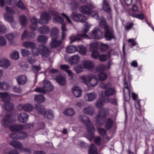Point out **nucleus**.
Segmentation results:
<instances>
[{
    "label": "nucleus",
    "instance_id": "obj_33",
    "mask_svg": "<svg viewBox=\"0 0 154 154\" xmlns=\"http://www.w3.org/2000/svg\"><path fill=\"white\" fill-rule=\"evenodd\" d=\"M75 112L74 109L72 108H70L67 109L63 112V114L66 116H74L75 114Z\"/></svg>",
    "mask_w": 154,
    "mask_h": 154
},
{
    "label": "nucleus",
    "instance_id": "obj_1",
    "mask_svg": "<svg viewBox=\"0 0 154 154\" xmlns=\"http://www.w3.org/2000/svg\"><path fill=\"white\" fill-rule=\"evenodd\" d=\"M23 46L28 48H30L32 51L34 55L38 56L41 54L43 58L49 57L50 56V51L47 47L44 45H42L38 46V48L36 49L37 52H35L33 50L36 47V45L32 42H26L23 43Z\"/></svg>",
    "mask_w": 154,
    "mask_h": 154
},
{
    "label": "nucleus",
    "instance_id": "obj_2",
    "mask_svg": "<svg viewBox=\"0 0 154 154\" xmlns=\"http://www.w3.org/2000/svg\"><path fill=\"white\" fill-rule=\"evenodd\" d=\"M79 119L85 124L88 131L91 133L90 137L88 138V139L91 141L92 140L93 137V134L95 131L94 127L86 116L84 115H80L79 117Z\"/></svg>",
    "mask_w": 154,
    "mask_h": 154
},
{
    "label": "nucleus",
    "instance_id": "obj_10",
    "mask_svg": "<svg viewBox=\"0 0 154 154\" xmlns=\"http://www.w3.org/2000/svg\"><path fill=\"white\" fill-rule=\"evenodd\" d=\"M6 10L7 13L4 14V17L5 20L9 22H12L14 20L13 15L14 13V11L8 6L6 7Z\"/></svg>",
    "mask_w": 154,
    "mask_h": 154
},
{
    "label": "nucleus",
    "instance_id": "obj_60",
    "mask_svg": "<svg viewBox=\"0 0 154 154\" xmlns=\"http://www.w3.org/2000/svg\"><path fill=\"white\" fill-rule=\"evenodd\" d=\"M21 53L23 56L25 57L29 54L30 52L29 51L23 49L21 50Z\"/></svg>",
    "mask_w": 154,
    "mask_h": 154
},
{
    "label": "nucleus",
    "instance_id": "obj_16",
    "mask_svg": "<svg viewBox=\"0 0 154 154\" xmlns=\"http://www.w3.org/2000/svg\"><path fill=\"white\" fill-rule=\"evenodd\" d=\"M97 94L94 92H91L86 94L84 97L85 100L88 101H92L94 100L96 98Z\"/></svg>",
    "mask_w": 154,
    "mask_h": 154
},
{
    "label": "nucleus",
    "instance_id": "obj_62",
    "mask_svg": "<svg viewBox=\"0 0 154 154\" xmlns=\"http://www.w3.org/2000/svg\"><path fill=\"white\" fill-rule=\"evenodd\" d=\"M61 15L66 18V21L69 23L71 24H72V21L69 16H67L66 14H64V13H62Z\"/></svg>",
    "mask_w": 154,
    "mask_h": 154
},
{
    "label": "nucleus",
    "instance_id": "obj_5",
    "mask_svg": "<svg viewBox=\"0 0 154 154\" xmlns=\"http://www.w3.org/2000/svg\"><path fill=\"white\" fill-rule=\"evenodd\" d=\"M109 110L106 108L100 109L98 114L97 116L96 122L99 125H102L104 123V119L109 114Z\"/></svg>",
    "mask_w": 154,
    "mask_h": 154
},
{
    "label": "nucleus",
    "instance_id": "obj_57",
    "mask_svg": "<svg viewBox=\"0 0 154 154\" xmlns=\"http://www.w3.org/2000/svg\"><path fill=\"white\" fill-rule=\"evenodd\" d=\"M92 15V17L96 18L97 20L99 19V17L98 15V13L97 11H94L92 12L91 11L90 14Z\"/></svg>",
    "mask_w": 154,
    "mask_h": 154
},
{
    "label": "nucleus",
    "instance_id": "obj_53",
    "mask_svg": "<svg viewBox=\"0 0 154 154\" xmlns=\"http://www.w3.org/2000/svg\"><path fill=\"white\" fill-rule=\"evenodd\" d=\"M100 26L105 30L104 27L106 26H109L106 24V21L104 20H101L99 22Z\"/></svg>",
    "mask_w": 154,
    "mask_h": 154
},
{
    "label": "nucleus",
    "instance_id": "obj_46",
    "mask_svg": "<svg viewBox=\"0 0 154 154\" xmlns=\"http://www.w3.org/2000/svg\"><path fill=\"white\" fill-rule=\"evenodd\" d=\"M113 122L112 120L110 118L108 119L106 122V127L108 129H109L111 128L112 126Z\"/></svg>",
    "mask_w": 154,
    "mask_h": 154
},
{
    "label": "nucleus",
    "instance_id": "obj_31",
    "mask_svg": "<svg viewBox=\"0 0 154 154\" xmlns=\"http://www.w3.org/2000/svg\"><path fill=\"white\" fill-rule=\"evenodd\" d=\"M19 21L21 25L25 26L27 24L28 20L25 15H22L20 17Z\"/></svg>",
    "mask_w": 154,
    "mask_h": 154
},
{
    "label": "nucleus",
    "instance_id": "obj_3",
    "mask_svg": "<svg viewBox=\"0 0 154 154\" xmlns=\"http://www.w3.org/2000/svg\"><path fill=\"white\" fill-rule=\"evenodd\" d=\"M102 87L105 89L104 91L101 92V97L103 100L116 94V90L111 87V84L110 83L103 84Z\"/></svg>",
    "mask_w": 154,
    "mask_h": 154
},
{
    "label": "nucleus",
    "instance_id": "obj_56",
    "mask_svg": "<svg viewBox=\"0 0 154 154\" xmlns=\"http://www.w3.org/2000/svg\"><path fill=\"white\" fill-rule=\"evenodd\" d=\"M97 130L100 134L103 136L106 135L107 131L105 129L103 128H98Z\"/></svg>",
    "mask_w": 154,
    "mask_h": 154
},
{
    "label": "nucleus",
    "instance_id": "obj_13",
    "mask_svg": "<svg viewBox=\"0 0 154 154\" xmlns=\"http://www.w3.org/2000/svg\"><path fill=\"white\" fill-rule=\"evenodd\" d=\"M103 32L101 30L98 28L96 27L92 31L91 36L93 38L99 39L103 37Z\"/></svg>",
    "mask_w": 154,
    "mask_h": 154
},
{
    "label": "nucleus",
    "instance_id": "obj_61",
    "mask_svg": "<svg viewBox=\"0 0 154 154\" xmlns=\"http://www.w3.org/2000/svg\"><path fill=\"white\" fill-rule=\"evenodd\" d=\"M19 135V137H20V139L22 138H25L27 136V134L24 132H21L20 133H18Z\"/></svg>",
    "mask_w": 154,
    "mask_h": 154
},
{
    "label": "nucleus",
    "instance_id": "obj_50",
    "mask_svg": "<svg viewBox=\"0 0 154 154\" xmlns=\"http://www.w3.org/2000/svg\"><path fill=\"white\" fill-rule=\"evenodd\" d=\"M11 58L14 60H18L19 58V54L17 51H14L11 54Z\"/></svg>",
    "mask_w": 154,
    "mask_h": 154
},
{
    "label": "nucleus",
    "instance_id": "obj_25",
    "mask_svg": "<svg viewBox=\"0 0 154 154\" xmlns=\"http://www.w3.org/2000/svg\"><path fill=\"white\" fill-rule=\"evenodd\" d=\"M83 67L86 69H90L94 66V64L92 62L86 60H83L82 62Z\"/></svg>",
    "mask_w": 154,
    "mask_h": 154
},
{
    "label": "nucleus",
    "instance_id": "obj_44",
    "mask_svg": "<svg viewBox=\"0 0 154 154\" xmlns=\"http://www.w3.org/2000/svg\"><path fill=\"white\" fill-rule=\"evenodd\" d=\"M53 20L54 22L59 23L61 24L65 23L63 18L59 16L54 17Z\"/></svg>",
    "mask_w": 154,
    "mask_h": 154
},
{
    "label": "nucleus",
    "instance_id": "obj_54",
    "mask_svg": "<svg viewBox=\"0 0 154 154\" xmlns=\"http://www.w3.org/2000/svg\"><path fill=\"white\" fill-rule=\"evenodd\" d=\"M29 32H28V31L26 30H25L21 36V39L22 40H23L25 38L28 39L29 38Z\"/></svg>",
    "mask_w": 154,
    "mask_h": 154
},
{
    "label": "nucleus",
    "instance_id": "obj_20",
    "mask_svg": "<svg viewBox=\"0 0 154 154\" xmlns=\"http://www.w3.org/2000/svg\"><path fill=\"white\" fill-rule=\"evenodd\" d=\"M55 79L60 85L64 86L66 84V78L63 76H58L55 78Z\"/></svg>",
    "mask_w": 154,
    "mask_h": 154
},
{
    "label": "nucleus",
    "instance_id": "obj_14",
    "mask_svg": "<svg viewBox=\"0 0 154 154\" xmlns=\"http://www.w3.org/2000/svg\"><path fill=\"white\" fill-rule=\"evenodd\" d=\"M50 18V16L48 13H42L41 14L40 18L39 20V23L41 24H48Z\"/></svg>",
    "mask_w": 154,
    "mask_h": 154
},
{
    "label": "nucleus",
    "instance_id": "obj_6",
    "mask_svg": "<svg viewBox=\"0 0 154 154\" xmlns=\"http://www.w3.org/2000/svg\"><path fill=\"white\" fill-rule=\"evenodd\" d=\"M84 83L88 85L89 83L92 86H94L97 84V80L95 75L89 74L81 77Z\"/></svg>",
    "mask_w": 154,
    "mask_h": 154
},
{
    "label": "nucleus",
    "instance_id": "obj_47",
    "mask_svg": "<svg viewBox=\"0 0 154 154\" xmlns=\"http://www.w3.org/2000/svg\"><path fill=\"white\" fill-rule=\"evenodd\" d=\"M106 74L104 72H100L98 75L99 79L101 81H104L106 80L107 78Z\"/></svg>",
    "mask_w": 154,
    "mask_h": 154
},
{
    "label": "nucleus",
    "instance_id": "obj_64",
    "mask_svg": "<svg viewBox=\"0 0 154 154\" xmlns=\"http://www.w3.org/2000/svg\"><path fill=\"white\" fill-rule=\"evenodd\" d=\"M95 142L97 145H100L101 144L102 141L101 138L99 137H95Z\"/></svg>",
    "mask_w": 154,
    "mask_h": 154
},
{
    "label": "nucleus",
    "instance_id": "obj_7",
    "mask_svg": "<svg viewBox=\"0 0 154 154\" xmlns=\"http://www.w3.org/2000/svg\"><path fill=\"white\" fill-rule=\"evenodd\" d=\"M85 29L82 30L83 34L77 35H73L69 37V39L70 40V43H71L76 41H79L81 40L82 37H86L87 35L86 33L88 32L89 30V27H88V24L86 23L85 24Z\"/></svg>",
    "mask_w": 154,
    "mask_h": 154
},
{
    "label": "nucleus",
    "instance_id": "obj_12",
    "mask_svg": "<svg viewBox=\"0 0 154 154\" xmlns=\"http://www.w3.org/2000/svg\"><path fill=\"white\" fill-rule=\"evenodd\" d=\"M95 7L92 4H88L86 5L81 6L79 8V11L82 13L90 15L91 11L95 8Z\"/></svg>",
    "mask_w": 154,
    "mask_h": 154
},
{
    "label": "nucleus",
    "instance_id": "obj_37",
    "mask_svg": "<svg viewBox=\"0 0 154 154\" xmlns=\"http://www.w3.org/2000/svg\"><path fill=\"white\" fill-rule=\"evenodd\" d=\"M81 55H85L87 53V50L86 48L82 45H79L78 51Z\"/></svg>",
    "mask_w": 154,
    "mask_h": 154
},
{
    "label": "nucleus",
    "instance_id": "obj_23",
    "mask_svg": "<svg viewBox=\"0 0 154 154\" xmlns=\"http://www.w3.org/2000/svg\"><path fill=\"white\" fill-rule=\"evenodd\" d=\"M80 60V57L78 55H75L70 57L69 60V62L70 64L73 65L78 63Z\"/></svg>",
    "mask_w": 154,
    "mask_h": 154
},
{
    "label": "nucleus",
    "instance_id": "obj_26",
    "mask_svg": "<svg viewBox=\"0 0 154 154\" xmlns=\"http://www.w3.org/2000/svg\"><path fill=\"white\" fill-rule=\"evenodd\" d=\"M57 38H52V42L50 44V45L51 48H55L60 46L62 42L61 41H57L56 40Z\"/></svg>",
    "mask_w": 154,
    "mask_h": 154
},
{
    "label": "nucleus",
    "instance_id": "obj_49",
    "mask_svg": "<svg viewBox=\"0 0 154 154\" xmlns=\"http://www.w3.org/2000/svg\"><path fill=\"white\" fill-rule=\"evenodd\" d=\"M10 88L9 85L6 82L0 83V88L3 90H8Z\"/></svg>",
    "mask_w": 154,
    "mask_h": 154
},
{
    "label": "nucleus",
    "instance_id": "obj_11",
    "mask_svg": "<svg viewBox=\"0 0 154 154\" xmlns=\"http://www.w3.org/2000/svg\"><path fill=\"white\" fill-rule=\"evenodd\" d=\"M70 17L75 21L85 23L86 18L83 14H77L74 12H73L70 14Z\"/></svg>",
    "mask_w": 154,
    "mask_h": 154
},
{
    "label": "nucleus",
    "instance_id": "obj_15",
    "mask_svg": "<svg viewBox=\"0 0 154 154\" xmlns=\"http://www.w3.org/2000/svg\"><path fill=\"white\" fill-rule=\"evenodd\" d=\"M102 8L105 11L107 12L109 15L110 17L112 16L111 7L108 1L106 0H103V2Z\"/></svg>",
    "mask_w": 154,
    "mask_h": 154
},
{
    "label": "nucleus",
    "instance_id": "obj_51",
    "mask_svg": "<svg viewBox=\"0 0 154 154\" xmlns=\"http://www.w3.org/2000/svg\"><path fill=\"white\" fill-rule=\"evenodd\" d=\"M103 100L99 99H97L95 103L96 106L97 108H100L102 107L104 105Z\"/></svg>",
    "mask_w": 154,
    "mask_h": 154
},
{
    "label": "nucleus",
    "instance_id": "obj_8",
    "mask_svg": "<svg viewBox=\"0 0 154 154\" xmlns=\"http://www.w3.org/2000/svg\"><path fill=\"white\" fill-rule=\"evenodd\" d=\"M104 36L107 41H110L112 39H116L112 27L109 26H106L104 27Z\"/></svg>",
    "mask_w": 154,
    "mask_h": 154
},
{
    "label": "nucleus",
    "instance_id": "obj_28",
    "mask_svg": "<svg viewBox=\"0 0 154 154\" xmlns=\"http://www.w3.org/2000/svg\"><path fill=\"white\" fill-rule=\"evenodd\" d=\"M21 108L24 111L29 112L32 111L34 109L33 106L30 104L26 103L23 105Z\"/></svg>",
    "mask_w": 154,
    "mask_h": 154
},
{
    "label": "nucleus",
    "instance_id": "obj_58",
    "mask_svg": "<svg viewBox=\"0 0 154 154\" xmlns=\"http://www.w3.org/2000/svg\"><path fill=\"white\" fill-rule=\"evenodd\" d=\"M6 41L3 37L0 36V45L4 46L6 44Z\"/></svg>",
    "mask_w": 154,
    "mask_h": 154
},
{
    "label": "nucleus",
    "instance_id": "obj_21",
    "mask_svg": "<svg viewBox=\"0 0 154 154\" xmlns=\"http://www.w3.org/2000/svg\"><path fill=\"white\" fill-rule=\"evenodd\" d=\"M83 112L85 114L92 115L94 113V109L92 106H89L83 109Z\"/></svg>",
    "mask_w": 154,
    "mask_h": 154
},
{
    "label": "nucleus",
    "instance_id": "obj_48",
    "mask_svg": "<svg viewBox=\"0 0 154 154\" xmlns=\"http://www.w3.org/2000/svg\"><path fill=\"white\" fill-rule=\"evenodd\" d=\"M109 46L107 44L101 43L100 46V50L102 52H104L107 51Z\"/></svg>",
    "mask_w": 154,
    "mask_h": 154
},
{
    "label": "nucleus",
    "instance_id": "obj_9",
    "mask_svg": "<svg viewBox=\"0 0 154 154\" xmlns=\"http://www.w3.org/2000/svg\"><path fill=\"white\" fill-rule=\"evenodd\" d=\"M90 51L92 52L91 57L95 59H97L99 56L98 51V45L96 43H92L90 44Z\"/></svg>",
    "mask_w": 154,
    "mask_h": 154
},
{
    "label": "nucleus",
    "instance_id": "obj_42",
    "mask_svg": "<svg viewBox=\"0 0 154 154\" xmlns=\"http://www.w3.org/2000/svg\"><path fill=\"white\" fill-rule=\"evenodd\" d=\"M88 152L89 154H97V149L95 145L92 144L90 146Z\"/></svg>",
    "mask_w": 154,
    "mask_h": 154
},
{
    "label": "nucleus",
    "instance_id": "obj_55",
    "mask_svg": "<svg viewBox=\"0 0 154 154\" xmlns=\"http://www.w3.org/2000/svg\"><path fill=\"white\" fill-rule=\"evenodd\" d=\"M16 5L17 7L20 8L21 9H24L25 8V6L22 1L19 0L17 3Z\"/></svg>",
    "mask_w": 154,
    "mask_h": 154
},
{
    "label": "nucleus",
    "instance_id": "obj_27",
    "mask_svg": "<svg viewBox=\"0 0 154 154\" xmlns=\"http://www.w3.org/2000/svg\"><path fill=\"white\" fill-rule=\"evenodd\" d=\"M0 98L5 103L8 102L10 100V97L8 94L7 92H0Z\"/></svg>",
    "mask_w": 154,
    "mask_h": 154
},
{
    "label": "nucleus",
    "instance_id": "obj_43",
    "mask_svg": "<svg viewBox=\"0 0 154 154\" xmlns=\"http://www.w3.org/2000/svg\"><path fill=\"white\" fill-rule=\"evenodd\" d=\"M61 30L62 34V37L63 39L65 38L66 36V32L67 31V30L66 27V23H65L62 24Z\"/></svg>",
    "mask_w": 154,
    "mask_h": 154
},
{
    "label": "nucleus",
    "instance_id": "obj_19",
    "mask_svg": "<svg viewBox=\"0 0 154 154\" xmlns=\"http://www.w3.org/2000/svg\"><path fill=\"white\" fill-rule=\"evenodd\" d=\"M30 20L32 23L30 28L33 30H36L38 28L37 25L38 22V19L34 16H32L31 17Z\"/></svg>",
    "mask_w": 154,
    "mask_h": 154
},
{
    "label": "nucleus",
    "instance_id": "obj_34",
    "mask_svg": "<svg viewBox=\"0 0 154 154\" xmlns=\"http://www.w3.org/2000/svg\"><path fill=\"white\" fill-rule=\"evenodd\" d=\"M36 109L38 111L39 113L42 115L45 114L46 112V109L43 106L40 105H36Z\"/></svg>",
    "mask_w": 154,
    "mask_h": 154
},
{
    "label": "nucleus",
    "instance_id": "obj_52",
    "mask_svg": "<svg viewBox=\"0 0 154 154\" xmlns=\"http://www.w3.org/2000/svg\"><path fill=\"white\" fill-rule=\"evenodd\" d=\"M47 118L50 120H52L54 118V115L51 110H49L46 112Z\"/></svg>",
    "mask_w": 154,
    "mask_h": 154
},
{
    "label": "nucleus",
    "instance_id": "obj_36",
    "mask_svg": "<svg viewBox=\"0 0 154 154\" xmlns=\"http://www.w3.org/2000/svg\"><path fill=\"white\" fill-rule=\"evenodd\" d=\"M11 122L10 115L9 114H6L4 117L3 121V125L4 127H6Z\"/></svg>",
    "mask_w": 154,
    "mask_h": 154
},
{
    "label": "nucleus",
    "instance_id": "obj_59",
    "mask_svg": "<svg viewBox=\"0 0 154 154\" xmlns=\"http://www.w3.org/2000/svg\"><path fill=\"white\" fill-rule=\"evenodd\" d=\"M75 71L77 73L79 74L82 71V68L80 65H77L74 68Z\"/></svg>",
    "mask_w": 154,
    "mask_h": 154
},
{
    "label": "nucleus",
    "instance_id": "obj_17",
    "mask_svg": "<svg viewBox=\"0 0 154 154\" xmlns=\"http://www.w3.org/2000/svg\"><path fill=\"white\" fill-rule=\"evenodd\" d=\"M29 116L26 113L22 112L19 114L17 116V119L20 123H24L26 121Z\"/></svg>",
    "mask_w": 154,
    "mask_h": 154
},
{
    "label": "nucleus",
    "instance_id": "obj_40",
    "mask_svg": "<svg viewBox=\"0 0 154 154\" xmlns=\"http://www.w3.org/2000/svg\"><path fill=\"white\" fill-rule=\"evenodd\" d=\"M59 31V30L57 28H53L51 29V35L53 38H57L58 37Z\"/></svg>",
    "mask_w": 154,
    "mask_h": 154
},
{
    "label": "nucleus",
    "instance_id": "obj_63",
    "mask_svg": "<svg viewBox=\"0 0 154 154\" xmlns=\"http://www.w3.org/2000/svg\"><path fill=\"white\" fill-rule=\"evenodd\" d=\"M99 60L102 62H104L107 59V56L106 55H101L99 56Z\"/></svg>",
    "mask_w": 154,
    "mask_h": 154
},
{
    "label": "nucleus",
    "instance_id": "obj_41",
    "mask_svg": "<svg viewBox=\"0 0 154 154\" xmlns=\"http://www.w3.org/2000/svg\"><path fill=\"white\" fill-rule=\"evenodd\" d=\"M3 106L4 108L7 111H10L13 109V104L10 103L9 102L4 103Z\"/></svg>",
    "mask_w": 154,
    "mask_h": 154
},
{
    "label": "nucleus",
    "instance_id": "obj_4",
    "mask_svg": "<svg viewBox=\"0 0 154 154\" xmlns=\"http://www.w3.org/2000/svg\"><path fill=\"white\" fill-rule=\"evenodd\" d=\"M42 87H38L35 88L34 91L38 93H41L45 94L47 92H50L53 89V87L50 82L47 80L43 81Z\"/></svg>",
    "mask_w": 154,
    "mask_h": 154
},
{
    "label": "nucleus",
    "instance_id": "obj_22",
    "mask_svg": "<svg viewBox=\"0 0 154 154\" xmlns=\"http://www.w3.org/2000/svg\"><path fill=\"white\" fill-rule=\"evenodd\" d=\"M24 128V125L21 124L14 125L9 127V129L12 131H17L23 130Z\"/></svg>",
    "mask_w": 154,
    "mask_h": 154
},
{
    "label": "nucleus",
    "instance_id": "obj_38",
    "mask_svg": "<svg viewBox=\"0 0 154 154\" xmlns=\"http://www.w3.org/2000/svg\"><path fill=\"white\" fill-rule=\"evenodd\" d=\"M66 50L68 53L71 54L78 51V49L75 46L72 45L68 47Z\"/></svg>",
    "mask_w": 154,
    "mask_h": 154
},
{
    "label": "nucleus",
    "instance_id": "obj_29",
    "mask_svg": "<svg viewBox=\"0 0 154 154\" xmlns=\"http://www.w3.org/2000/svg\"><path fill=\"white\" fill-rule=\"evenodd\" d=\"M16 80L18 85H23L26 82L27 78L25 76L21 75L18 77L16 79Z\"/></svg>",
    "mask_w": 154,
    "mask_h": 154
},
{
    "label": "nucleus",
    "instance_id": "obj_18",
    "mask_svg": "<svg viewBox=\"0 0 154 154\" xmlns=\"http://www.w3.org/2000/svg\"><path fill=\"white\" fill-rule=\"evenodd\" d=\"M73 94L77 98L81 97L82 95V91L78 86H74L72 88Z\"/></svg>",
    "mask_w": 154,
    "mask_h": 154
},
{
    "label": "nucleus",
    "instance_id": "obj_35",
    "mask_svg": "<svg viewBox=\"0 0 154 154\" xmlns=\"http://www.w3.org/2000/svg\"><path fill=\"white\" fill-rule=\"evenodd\" d=\"M34 101L38 103L44 102L45 101V98L42 95H36L34 97Z\"/></svg>",
    "mask_w": 154,
    "mask_h": 154
},
{
    "label": "nucleus",
    "instance_id": "obj_45",
    "mask_svg": "<svg viewBox=\"0 0 154 154\" xmlns=\"http://www.w3.org/2000/svg\"><path fill=\"white\" fill-rule=\"evenodd\" d=\"M103 100V102L106 103H107L108 102H110L114 105H116L117 104V100L115 98H106Z\"/></svg>",
    "mask_w": 154,
    "mask_h": 154
},
{
    "label": "nucleus",
    "instance_id": "obj_32",
    "mask_svg": "<svg viewBox=\"0 0 154 154\" xmlns=\"http://www.w3.org/2000/svg\"><path fill=\"white\" fill-rule=\"evenodd\" d=\"M38 32L40 33L48 34L50 31L49 28L47 26H42L38 29Z\"/></svg>",
    "mask_w": 154,
    "mask_h": 154
},
{
    "label": "nucleus",
    "instance_id": "obj_39",
    "mask_svg": "<svg viewBox=\"0 0 154 154\" xmlns=\"http://www.w3.org/2000/svg\"><path fill=\"white\" fill-rule=\"evenodd\" d=\"M48 37L46 35H40L37 38V41L46 44L48 41Z\"/></svg>",
    "mask_w": 154,
    "mask_h": 154
},
{
    "label": "nucleus",
    "instance_id": "obj_24",
    "mask_svg": "<svg viewBox=\"0 0 154 154\" xmlns=\"http://www.w3.org/2000/svg\"><path fill=\"white\" fill-rule=\"evenodd\" d=\"M10 144L14 148L21 150L23 146L21 143L17 141L12 140L10 142Z\"/></svg>",
    "mask_w": 154,
    "mask_h": 154
},
{
    "label": "nucleus",
    "instance_id": "obj_30",
    "mask_svg": "<svg viewBox=\"0 0 154 154\" xmlns=\"http://www.w3.org/2000/svg\"><path fill=\"white\" fill-rule=\"evenodd\" d=\"M11 63L8 60L2 59L0 60V67L4 68H7L10 65Z\"/></svg>",
    "mask_w": 154,
    "mask_h": 154
}]
</instances>
